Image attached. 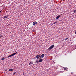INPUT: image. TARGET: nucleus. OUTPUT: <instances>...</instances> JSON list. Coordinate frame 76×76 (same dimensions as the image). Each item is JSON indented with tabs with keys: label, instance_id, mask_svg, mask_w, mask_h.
Segmentation results:
<instances>
[{
	"label": "nucleus",
	"instance_id": "nucleus-1",
	"mask_svg": "<svg viewBox=\"0 0 76 76\" xmlns=\"http://www.w3.org/2000/svg\"><path fill=\"white\" fill-rule=\"evenodd\" d=\"M17 53H18V52H16L15 53L12 54H11V55H10V57H12V56H15V55H16V54H17Z\"/></svg>",
	"mask_w": 76,
	"mask_h": 76
},
{
	"label": "nucleus",
	"instance_id": "nucleus-2",
	"mask_svg": "<svg viewBox=\"0 0 76 76\" xmlns=\"http://www.w3.org/2000/svg\"><path fill=\"white\" fill-rule=\"evenodd\" d=\"M54 45H52L49 48V49H53V48H54Z\"/></svg>",
	"mask_w": 76,
	"mask_h": 76
},
{
	"label": "nucleus",
	"instance_id": "nucleus-3",
	"mask_svg": "<svg viewBox=\"0 0 76 76\" xmlns=\"http://www.w3.org/2000/svg\"><path fill=\"white\" fill-rule=\"evenodd\" d=\"M44 56H45V55L44 54H42L40 56V58H43Z\"/></svg>",
	"mask_w": 76,
	"mask_h": 76
},
{
	"label": "nucleus",
	"instance_id": "nucleus-4",
	"mask_svg": "<svg viewBox=\"0 0 76 76\" xmlns=\"http://www.w3.org/2000/svg\"><path fill=\"white\" fill-rule=\"evenodd\" d=\"M61 16H62V14H61L59 15H58V16H57L56 17V19H58V18H60V17H61Z\"/></svg>",
	"mask_w": 76,
	"mask_h": 76
},
{
	"label": "nucleus",
	"instance_id": "nucleus-5",
	"mask_svg": "<svg viewBox=\"0 0 76 76\" xmlns=\"http://www.w3.org/2000/svg\"><path fill=\"white\" fill-rule=\"evenodd\" d=\"M39 57H40V56L39 55H37L36 56V58H37V59H38Z\"/></svg>",
	"mask_w": 76,
	"mask_h": 76
},
{
	"label": "nucleus",
	"instance_id": "nucleus-6",
	"mask_svg": "<svg viewBox=\"0 0 76 76\" xmlns=\"http://www.w3.org/2000/svg\"><path fill=\"white\" fill-rule=\"evenodd\" d=\"M10 17V15H7L4 17V18L5 19H6V18H9Z\"/></svg>",
	"mask_w": 76,
	"mask_h": 76
},
{
	"label": "nucleus",
	"instance_id": "nucleus-7",
	"mask_svg": "<svg viewBox=\"0 0 76 76\" xmlns=\"http://www.w3.org/2000/svg\"><path fill=\"white\" fill-rule=\"evenodd\" d=\"M36 24H37V22L36 21L33 22V25H36Z\"/></svg>",
	"mask_w": 76,
	"mask_h": 76
},
{
	"label": "nucleus",
	"instance_id": "nucleus-8",
	"mask_svg": "<svg viewBox=\"0 0 76 76\" xmlns=\"http://www.w3.org/2000/svg\"><path fill=\"white\" fill-rule=\"evenodd\" d=\"M33 62L32 61L30 62L29 63V65H31L32 64H33Z\"/></svg>",
	"mask_w": 76,
	"mask_h": 76
},
{
	"label": "nucleus",
	"instance_id": "nucleus-9",
	"mask_svg": "<svg viewBox=\"0 0 76 76\" xmlns=\"http://www.w3.org/2000/svg\"><path fill=\"white\" fill-rule=\"evenodd\" d=\"M39 61L40 62H42V58H40Z\"/></svg>",
	"mask_w": 76,
	"mask_h": 76
},
{
	"label": "nucleus",
	"instance_id": "nucleus-10",
	"mask_svg": "<svg viewBox=\"0 0 76 76\" xmlns=\"http://www.w3.org/2000/svg\"><path fill=\"white\" fill-rule=\"evenodd\" d=\"M13 69H9V72H12V71H13Z\"/></svg>",
	"mask_w": 76,
	"mask_h": 76
},
{
	"label": "nucleus",
	"instance_id": "nucleus-11",
	"mask_svg": "<svg viewBox=\"0 0 76 76\" xmlns=\"http://www.w3.org/2000/svg\"><path fill=\"white\" fill-rule=\"evenodd\" d=\"M4 59H5V58L4 57L2 58H1V60H4Z\"/></svg>",
	"mask_w": 76,
	"mask_h": 76
},
{
	"label": "nucleus",
	"instance_id": "nucleus-12",
	"mask_svg": "<svg viewBox=\"0 0 76 76\" xmlns=\"http://www.w3.org/2000/svg\"><path fill=\"white\" fill-rule=\"evenodd\" d=\"M36 62L37 63H39V61H38V59L36 60Z\"/></svg>",
	"mask_w": 76,
	"mask_h": 76
},
{
	"label": "nucleus",
	"instance_id": "nucleus-13",
	"mask_svg": "<svg viewBox=\"0 0 76 76\" xmlns=\"http://www.w3.org/2000/svg\"><path fill=\"white\" fill-rule=\"evenodd\" d=\"M57 22H58L57 21L55 22V23H53V24H56V23H57Z\"/></svg>",
	"mask_w": 76,
	"mask_h": 76
},
{
	"label": "nucleus",
	"instance_id": "nucleus-14",
	"mask_svg": "<svg viewBox=\"0 0 76 76\" xmlns=\"http://www.w3.org/2000/svg\"><path fill=\"white\" fill-rule=\"evenodd\" d=\"M73 12H74V13H76V10H74Z\"/></svg>",
	"mask_w": 76,
	"mask_h": 76
},
{
	"label": "nucleus",
	"instance_id": "nucleus-15",
	"mask_svg": "<svg viewBox=\"0 0 76 76\" xmlns=\"http://www.w3.org/2000/svg\"><path fill=\"white\" fill-rule=\"evenodd\" d=\"M66 68H64V69L65 70H67V69H66Z\"/></svg>",
	"mask_w": 76,
	"mask_h": 76
},
{
	"label": "nucleus",
	"instance_id": "nucleus-16",
	"mask_svg": "<svg viewBox=\"0 0 76 76\" xmlns=\"http://www.w3.org/2000/svg\"><path fill=\"white\" fill-rule=\"evenodd\" d=\"M67 39H68V38H66L65 39V40L66 41V40H67Z\"/></svg>",
	"mask_w": 76,
	"mask_h": 76
},
{
	"label": "nucleus",
	"instance_id": "nucleus-17",
	"mask_svg": "<svg viewBox=\"0 0 76 76\" xmlns=\"http://www.w3.org/2000/svg\"><path fill=\"white\" fill-rule=\"evenodd\" d=\"M16 73V72L14 73L13 74V75H15V73Z\"/></svg>",
	"mask_w": 76,
	"mask_h": 76
},
{
	"label": "nucleus",
	"instance_id": "nucleus-18",
	"mask_svg": "<svg viewBox=\"0 0 76 76\" xmlns=\"http://www.w3.org/2000/svg\"><path fill=\"white\" fill-rule=\"evenodd\" d=\"M1 37H2V36L1 35L0 36V38H1Z\"/></svg>",
	"mask_w": 76,
	"mask_h": 76
},
{
	"label": "nucleus",
	"instance_id": "nucleus-19",
	"mask_svg": "<svg viewBox=\"0 0 76 76\" xmlns=\"http://www.w3.org/2000/svg\"><path fill=\"white\" fill-rule=\"evenodd\" d=\"M8 58H9V57H10V55H9L8 56Z\"/></svg>",
	"mask_w": 76,
	"mask_h": 76
},
{
	"label": "nucleus",
	"instance_id": "nucleus-20",
	"mask_svg": "<svg viewBox=\"0 0 76 76\" xmlns=\"http://www.w3.org/2000/svg\"><path fill=\"white\" fill-rule=\"evenodd\" d=\"M1 11H0V13H1Z\"/></svg>",
	"mask_w": 76,
	"mask_h": 76
},
{
	"label": "nucleus",
	"instance_id": "nucleus-21",
	"mask_svg": "<svg viewBox=\"0 0 76 76\" xmlns=\"http://www.w3.org/2000/svg\"><path fill=\"white\" fill-rule=\"evenodd\" d=\"M6 12H7V11H6Z\"/></svg>",
	"mask_w": 76,
	"mask_h": 76
},
{
	"label": "nucleus",
	"instance_id": "nucleus-22",
	"mask_svg": "<svg viewBox=\"0 0 76 76\" xmlns=\"http://www.w3.org/2000/svg\"><path fill=\"white\" fill-rule=\"evenodd\" d=\"M64 0H63V1H64Z\"/></svg>",
	"mask_w": 76,
	"mask_h": 76
}]
</instances>
